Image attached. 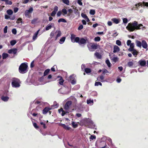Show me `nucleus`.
Listing matches in <instances>:
<instances>
[{
    "mask_svg": "<svg viewBox=\"0 0 148 148\" xmlns=\"http://www.w3.org/2000/svg\"><path fill=\"white\" fill-rule=\"evenodd\" d=\"M102 73L103 74H106L107 73H108L109 72L107 71V70L106 69H103L102 71Z\"/></svg>",
    "mask_w": 148,
    "mask_h": 148,
    "instance_id": "09e8293b",
    "label": "nucleus"
},
{
    "mask_svg": "<svg viewBox=\"0 0 148 148\" xmlns=\"http://www.w3.org/2000/svg\"><path fill=\"white\" fill-rule=\"evenodd\" d=\"M2 1H4L6 5H11L12 4V2L9 0H1Z\"/></svg>",
    "mask_w": 148,
    "mask_h": 148,
    "instance_id": "4be33fe9",
    "label": "nucleus"
},
{
    "mask_svg": "<svg viewBox=\"0 0 148 148\" xmlns=\"http://www.w3.org/2000/svg\"><path fill=\"white\" fill-rule=\"evenodd\" d=\"M28 66L27 63H22L19 68V72L21 73H24L27 72V69Z\"/></svg>",
    "mask_w": 148,
    "mask_h": 148,
    "instance_id": "20e7f679",
    "label": "nucleus"
},
{
    "mask_svg": "<svg viewBox=\"0 0 148 148\" xmlns=\"http://www.w3.org/2000/svg\"><path fill=\"white\" fill-rule=\"evenodd\" d=\"M86 102L87 104L90 106L92 105L94 103L93 100H91L90 99H87L86 100Z\"/></svg>",
    "mask_w": 148,
    "mask_h": 148,
    "instance_id": "f3484780",
    "label": "nucleus"
},
{
    "mask_svg": "<svg viewBox=\"0 0 148 148\" xmlns=\"http://www.w3.org/2000/svg\"><path fill=\"white\" fill-rule=\"evenodd\" d=\"M75 36L73 34H71V42H74V41H73V39H75L76 37H75Z\"/></svg>",
    "mask_w": 148,
    "mask_h": 148,
    "instance_id": "f704fd0d",
    "label": "nucleus"
},
{
    "mask_svg": "<svg viewBox=\"0 0 148 148\" xmlns=\"http://www.w3.org/2000/svg\"><path fill=\"white\" fill-rule=\"evenodd\" d=\"M7 29H8V27L7 26H5L3 29V32L4 34H6L7 32Z\"/></svg>",
    "mask_w": 148,
    "mask_h": 148,
    "instance_id": "3c124183",
    "label": "nucleus"
},
{
    "mask_svg": "<svg viewBox=\"0 0 148 148\" xmlns=\"http://www.w3.org/2000/svg\"><path fill=\"white\" fill-rule=\"evenodd\" d=\"M80 39H79V38L78 37H76L75 38V39L74 42H76L78 43L79 44V42L80 41Z\"/></svg>",
    "mask_w": 148,
    "mask_h": 148,
    "instance_id": "4c0bfd02",
    "label": "nucleus"
},
{
    "mask_svg": "<svg viewBox=\"0 0 148 148\" xmlns=\"http://www.w3.org/2000/svg\"><path fill=\"white\" fill-rule=\"evenodd\" d=\"M12 33L15 35L16 34L17 31L16 29H13L12 30Z\"/></svg>",
    "mask_w": 148,
    "mask_h": 148,
    "instance_id": "864d4df0",
    "label": "nucleus"
},
{
    "mask_svg": "<svg viewBox=\"0 0 148 148\" xmlns=\"http://www.w3.org/2000/svg\"><path fill=\"white\" fill-rule=\"evenodd\" d=\"M139 64L141 66H144L146 64V62L145 60H140L139 61Z\"/></svg>",
    "mask_w": 148,
    "mask_h": 148,
    "instance_id": "6ab92c4d",
    "label": "nucleus"
},
{
    "mask_svg": "<svg viewBox=\"0 0 148 148\" xmlns=\"http://www.w3.org/2000/svg\"><path fill=\"white\" fill-rule=\"evenodd\" d=\"M94 55L98 59H101L102 58V56L101 54L98 52H96L94 54Z\"/></svg>",
    "mask_w": 148,
    "mask_h": 148,
    "instance_id": "5701e85b",
    "label": "nucleus"
},
{
    "mask_svg": "<svg viewBox=\"0 0 148 148\" xmlns=\"http://www.w3.org/2000/svg\"><path fill=\"white\" fill-rule=\"evenodd\" d=\"M77 3L80 5H82V3L81 0H78Z\"/></svg>",
    "mask_w": 148,
    "mask_h": 148,
    "instance_id": "774afa93",
    "label": "nucleus"
},
{
    "mask_svg": "<svg viewBox=\"0 0 148 148\" xmlns=\"http://www.w3.org/2000/svg\"><path fill=\"white\" fill-rule=\"evenodd\" d=\"M20 81L18 79L15 78H13L12 82V85L13 87H19L20 86Z\"/></svg>",
    "mask_w": 148,
    "mask_h": 148,
    "instance_id": "39448f33",
    "label": "nucleus"
},
{
    "mask_svg": "<svg viewBox=\"0 0 148 148\" xmlns=\"http://www.w3.org/2000/svg\"><path fill=\"white\" fill-rule=\"evenodd\" d=\"M49 71L50 69H47L44 72L43 76H45L47 75L49 73Z\"/></svg>",
    "mask_w": 148,
    "mask_h": 148,
    "instance_id": "2f4dec72",
    "label": "nucleus"
},
{
    "mask_svg": "<svg viewBox=\"0 0 148 148\" xmlns=\"http://www.w3.org/2000/svg\"><path fill=\"white\" fill-rule=\"evenodd\" d=\"M63 3L67 5H69V1L68 0H62Z\"/></svg>",
    "mask_w": 148,
    "mask_h": 148,
    "instance_id": "a18cd8bd",
    "label": "nucleus"
},
{
    "mask_svg": "<svg viewBox=\"0 0 148 148\" xmlns=\"http://www.w3.org/2000/svg\"><path fill=\"white\" fill-rule=\"evenodd\" d=\"M88 127L91 128H94L95 127V125L93 121L90 119H88L86 121Z\"/></svg>",
    "mask_w": 148,
    "mask_h": 148,
    "instance_id": "0eeeda50",
    "label": "nucleus"
},
{
    "mask_svg": "<svg viewBox=\"0 0 148 148\" xmlns=\"http://www.w3.org/2000/svg\"><path fill=\"white\" fill-rule=\"evenodd\" d=\"M58 10V8L57 6H55L54 8L53 11L57 12Z\"/></svg>",
    "mask_w": 148,
    "mask_h": 148,
    "instance_id": "338daca9",
    "label": "nucleus"
},
{
    "mask_svg": "<svg viewBox=\"0 0 148 148\" xmlns=\"http://www.w3.org/2000/svg\"><path fill=\"white\" fill-rule=\"evenodd\" d=\"M60 31L57 30L55 32L54 31H52L50 34V37L51 38H54V40H56L61 35Z\"/></svg>",
    "mask_w": 148,
    "mask_h": 148,
    "instance_id": "7ed1b4c3",
    "label": "nucleus"
},
{
    "mask_svg": "<svg viewBox=\"0 0 148 148\" xmlns=\"http://www.w3.org/2000/svg\"><path fill=\"white\" fill-rule=\"evenodd\" d=\"M138 52L135 49V50L132 51V53L134 56H136L138 55Z\"/></svg>",
    "mask_w": 148,
    "mask_h": 148,
    "instance_id": "79ce46f5",
    "label": "nucleus"
},
{
    "mask_svg": "<svg viewBox=\"0 0 148 148\" xmlns=\"http://www.w3.org/2000/svg\"><path fill=\"white\" fill-rule=\"evenodd\" d=\"M75 76V75L73 74L70 75L68 79L69 81L73 85L75 84L76 83Z\"/></svg>",
    "mask_w": 148,
    "mask_h": 148,
    "instance_id": "423d86ee",
    "label": "nucleus"
},
{
    "mask_svg": "<svg viewBox=\"0 0 148 148\" xmlns=\"http://www.w3.org/2000/svg\"><path fill=\"white\" fill-rule=\"evenodd\" d=\"M40 31V29H39L34 34L33 36V40H34L36 39Z\"/></svg>",
    "mask_w": 148,
    "mask_h": 148,
    "instance_id": "aec40b11",
    "label": "nucleus"
},
{
    "mask_svg": "<svg viewBox=\"0 0 148 148\" xmlns=\"http://www.w3.org/2000/svg\"><path fill=\"white\" fill-rule=\"evenodd\" d=\"M106 63L107 64L108 66L109 67H110L111 66V63L108 59L106 61Z\"/></svg>",
    "mask_w": 148,
    "mask_h": 148,
    "instance_id": "72a5a7b5",
    "label": "nucleus"
},
{
    "mask_svg": "<svg viewBox=\"0 0 148 148\" xmlns=\"http://www.w3.org/2000/svg\"><path fill=\"white\" fill-rule=\"evenodd\" d=\"M3 59H5L8 56V54L6 53H3L2 55Z\"/></svg>",
    "mask_w": 148,
    "mask_h": 148,
    "instance_id": "c85d7f7f",
    "label": "nucleus"
},
{
    "mask_svg": "<svg viewBox=\"0 0 148 148\" xmlns=\"http://www.w3.org/2000/svg\"><path fill=\"white\" fill-rule=\"evenodd\" d=\"M6 12L7 14L9 15H12L13 13V11L11 10L10 9L7 10Z\"/></svg>",
    "mask_w": 148,
    "mask_h": 148,
    "instance_id": "7c9ffc66",
    "label": "nucleus"
},
{
    "mask_svg": "<svg viewBox=\"0 0 148 148\" xmlns=\"http://www.w3.org/2000/svg\"><path fill=\"white\" fill-rule=\"evenodd\" d=\"M100 40V38L99 36L95 37L94 39V40L96 42L99 41Z\"/></svg>",
    "mask_w": 148,
    "mask_h": 148,
    "instance_id": "ea45409f",
    "label": "nucleus"
},
{
    "mask_svg": "<svg viewBox=\"0 0 148 148\" xmlns=\"http://www.w3.org/2000/svg\"><path fill=\"white\" fill-rule=\"evenodd\" d=\"M145 27H143V25L141 24H138V23L137 21H135L133 23H129L128 25L126 27V28L130 32H133L135 29H142L144 30V28Z\"/></svg>",
    "mask_w": 148,
    "mask_h": 148,
    "instance_id": "f257e3e1",
    "label": "nucleus"
},
{
    "mask_svg": "<svg viewBox=\"0 0 148 148\" xmlns=\"http://www.w3.org/2000/svg\"><path fill=\"white\" fill-rule=\"evenodd\" d=\"M112 20L114 23L116 24L119 23V19L116 18H112Z\"/></svg>",
    "mask_w": 148,
    "mask_h": 148,
    "instance_id": "cd10ccee",
    "label": "nucleus"
},
{
    "mask_svg": "<svg viewBox=\"0 0 148 148\" xmlns=\"http://www.w3.org/2000/svg\"><path fill=\"white\" fill-rule=\"evenodd\" d=\"M71 104L72 102L71 101H67L64 107V108L66 110V111L64 110L62 108H61L58 110L59 113L61 114V115L62 116H64L66 114L69 113L70 112L69 111V109Z\"/></svg>",
    "mask_w": 148,
    "mask_h": 148,
    "instance_id": "f03ea898",
    "label": "nucleus"
},
{
    "mask_svg": "<svg viewBox=\"0 0 148 148\" xmlns=\"http://www.w3.org/2000/svg\"><path fill=\"white\" fill-rule=\"evenodd\" d=\"M1 99L4 101H7L8 100L9 97L8 96H2L1 97Z\"/></svg>",
    "mask_w": 148,
    "mask_h": 148,
    "instance_id": "b1692460",
    "label": "nucleus"
},
{
    "mask_svg": "<svg viewBox=\"0 0 148 148\" xmlns=\"http://www.w3.org/2000/svg\"><path fill=\"white\" fill-rule=\"evenodd\" d=\"M40 124L41 125H42L43 126V128L45 129L47 128V126H46V125L45 123H44L42 122H40Z\"/></svg>",
    "mask_w": 148,
    "mask_h": 148,
    "instance_id": "8fccbe9b",
    "label": "nucleus"
},
{
    "mask_svg": "<svg viewBox=\"0 0 148 148\" xmlns=\"http://www.w3.org/2000/svg\"><path fill=\"white\" fill-rule=\"evenodd\" d=\"M81 16L82 17H83L85 19L87 18V17H88L86 14H84L83 13H82L81 14Z\"/></svg>",
    "mask_w": 148,
    "mask_h": 148,
    "instance_id": "13d9d810",
    "label": "nucleus"
},
{
    "mask_svg": "<svg viewBox=\"0 0 148 148\" xmlns=\"http://www.w3.org/2000/svg\"><path fill=\"white\" fill-rule=\"evenodd\" d=\"M104 77L103 75H101L97 78V80L100 81L102 82H104L105 81L103 80Z\"/></svg>",
    "mask_w": 148,
    "mask_h": 148,
    "instance_id": "412c9836",
    "label": "nucleus"
},
{
    "mask_svg": "<svg viewBox=\"0 0 148 148\" xmlns=\"http://www.w3.org/2000/svg\"><path fill=\"white\" fill-rule=\"evenodd\" d=\"M131 41L130 40H128L127 42V46H129L131 43Z\"/></svg>",
    "mask_w": 148,
    "mask_h": 148,
    "instance_id": "69168bd1",
    "label": "nucleus"
},
{
    "mask_svg": "<svg viewBox=\"0 0 148 148\" xmlns=\"http://www.w3.org/2000/svg\"><path fill=\"white\" fill-rule=\"evenodd\" d=\"M66 39L65 37H63L61 38L60 40L59 43L60 44H63L64 42Z\"/></svg>",
    "mask_w": 148,
    "mask_h": 148,
    "instance_id": "a878e982",
    "label": "nucleus"
},
{
    "mask_svg": "<svg viewBox=\"0 0 148 148\" xmlns=\"http://www.w3.org/2000/svg\"><path fill=\"white\" fill-rule=\"evenodd\" d=\"M57 78H59V84L61 85H62L63 84V82H64V80L62 79V77H61L60 76H57Z\"/></svg>",
    "mask_w": 148,
    "mask_h": 148,
    "instance_id": "4468645a",
    "label": "nucleus"
},
{
    "mask_svg": "<svg viewBox=\"0 0 148 148\" xmlns=\"http://www.w3.org/2000/svg\"><path fill=\"white\" fill-rule=\"evenodd\" d=\"M60 125L62 126L64 129L66 130H69L71 129L70 127H69L68 125H66L64 124H60Z\"/></svg>",
    "mask_w": 148,
    "mask_h": 148,
    "instance_id": "dca6fc26",
    "label": "nucleus"
},
{
    "mask_svg": "<svg viewBox=\"0 0 148 148\" xmlns=\"http://www.w3.org/2000/svg\"><path fill=\"white\" fill-rule=\"evenodd\" d=\"M17 52V49L16 48H13L8 50V53H13L14 54H16Z\"/></svg>",
    "mask_w": 148,
    "mask_h": 148,
    "instance_id": "f8f14e48",
    "label": "nucleus"
},
{
    "mask_svg": "<svg viewBox=\"0 0 148 148\" xmlns=\"http://www.w3.org/2000/svg\"><path fill=\"white\" fill-rule=\"evenodd\" d=\"M92 95L95 96L97 95V92L95 91H93L92 92Z\"/></svg>",
    "mask_w": 148,
    "mask_h": 148,
    "instance_id": "e2e57ef3",
    "label": "nucleus"
},
{
    "mask_svg": "<svg viewBox=\"0 0 148 148\" xmlns=\"http://www.w3.org/2000/svg\"><path fill=\"white\" fill-rule=\"evenodd\" d=\"M120 50L119 48L116 45H114V47L113 53H115L119 51Z\"/></svg>",
    "mask_w": 148,
    "mask_h": 148,
    "instance_id": "a211bd4d",
    "label": "nucleus"
},
{
    "mask_svg": "<svg viewBox=\"0 0 148 148\" xmlns=\"http://www.w3.org/2000/svg\"><path fill=\"white\" fill-rule=\"evenodd\" d=\"M33 125L34 126V127L36 129L38 128L39 127L37 125L36 123H33Z\"/></svg>",
    "mask_w": 148,
    "mask_h": 148,
    "instance_id": "4d7b16f0",
    "label": "nucleus"
},
{
    "mask_svg": "<svg viewBox=\"0 0 148 148\" xmlns=\"http://www.w3.org/2000/svg\"><path fill=\"white\" fill-rule=\"evenodd\" d=\"M85 72L87 73H90L91 72V69L89 68H86L84 69Z\"/></svg>",
    "mask_w": 148,
    "mask_h": 148,
    "instance_id": "473e14b6",
    "label": "nucleus"
},
{
    "mask_svg": "<svg viewBox=\"0 0 148 148\" xmlns=\"http://www.w3.org/2000/svg\"><path fill=\"white\" fill-rule=\"evenodd\" d=\"M142 47L144 49H147L148 47V45L147 42L145 40H142Z\"/></svg>",
    "mask_w": 148,
    "mask_h": 148,
    "instance_id": "ddd939ff",
    "label": "nucleus"
},
{
    "mask_svg": "<svg viewBox=\"0 0 148 148\" xmlns=\"http://www.w3.org/2000/svg\"><path fill=\"white\" fill-rule=\"evenodd\" d=\"M74 12L76 15H79V12H78L77 10H75L74 11Z\"/></svg>",
    "mask_w": 148,
    "mask_h": 148,
    "instance_id": "bf43d9fd",
    "label": "nucleus"
},
{
    "mask_svg": "<svg viewBox=\"0 0 148 148\" xmlns=\"http://www.w3.org/2000/svg\"><path fill=\"white\" fill-rule=\"evenodd\" d=\"M107 140L110 142L111 144H112V139L111 138L109 137H108L107 138Z\"/></svg>",
    "mask_w": 148,
    "mask_h": 148,
    "instance_id": "0e129e2a",
    "label": "nucleus"
},
{
    "mask_svg": "<svg viewBox=\"0 0 148 148\" xmlns=\"http://www.w3.org/2000/svg\"><path fill=\"white\" fill-rule=\"evenodd\" d=\"M54 24L53 23H51L47 25L45 27V29L47 31L51 29L52 27H54Z\"/></svg>",
    "mask_w": 148,
    "mask_h": 148,
    "instance_id": "1a4fd4ad",
    "label": "nucleus"
},
{
    "mask_svg": "<svg viewBox=\"0 0 148 148\" xmlns=\"http://www.w3.org/2000/svg\"><path fill=\"white\" fill-rule=\"evenodd\" d=\"M116 44L118 46H120L121 45V43L120 40H117L116 41Z\"/></svg>",
    "mask_w": 148,
    "mask_h": 148,
    "instance_id": "49530a36",
    "label": "nucleus"
},
{
    "mask_svg": "<svg viewBox=\"0 0 148 148\" xmlns=\"http://www.w3.org/2000/svg\"><path fill=\"white\" fill-rule=\"evenodd\" d=\"M128 66L129 67H131L133 65V63L132 62H130L128 63Z\"/></svg>",
    "mask_w": 148,
    "mask_h": 148,
    "instance_id": "6e6d98bb",
    "label": "nucleus"
},
{
    "mask_svg": "<svg viewBox=\"0 0 148 148\" xmlns=\"http://www.w3.org/2000/svg\"><path fill=\"white\" fill-rule=\"evenodd\" d=\"M96 137L95 135H92L90 136V139L93 140V139H96Z\"/></svg>",
    "mask_w": 148,
    "mask_h": 148,
    "instance_id": "680f3d73",
    "label": "nucleus"
},
{
    "mask_svg": "<svg viewBox=\"0 0 148 148\" xmlns=\"http://www.w3.org/2000/svg\"><path fill=\"white\" fill-rule=\"evenodd\" d=\"M48 79H50L51 78V80L50 81H53L56 80L57 79V78H55L53 77H52L51 75H49L48 77Z\"/></svg>",
    "mask_w": 148,
    "mask_h": 148,
    "instance_id": "bb28decb",
    "label": "nucleus"
},
{
    "mask_svg": "<svg viewBox=\"0 0 148 148\" xmlns=\"http://www.w3.org/2000/svg\"><path fill=\"white\" fill-rule=\"evenodd\" d=\"M32 0H23V3L26 4L28 3L29 1H31Z\"/></svg>",
    "mask_w": 148,
    "mask_h": 148,
    "instance_id": "5fc2aeb1",
    "label": "nucleus"
},
{
    "mask_svg": "<svg viewBox=\"0 0 148 148\" xmlns=\"http://www.w3.org/2000/svg\"><path fill=\"white\" fill-rule=\"evenodd\" d=\"M62 12L64 14H67V10L65 8H64L62 9Z\"/></svg>",
    "mask_w": 148,
    "mask_h": 148,
    "instance_id": "603ef678",
    "label": "nucleus"
},
{
    "mask_svg": "<svg viewBox=\"0 0 148 148\" xmlns=\"http://www.w3.org/2000/svg\"><path fill=\"white\" fill-rule=\"evenodd\" d=\"M16 42L15 40H13L10 41V43L12 46H13L16 44Z\"/></svg>",
    "mask_w": 148,
    "mask_h": 148,
    "instance_id": "e433bc0d",
    "label": "nucleus"
},
{
    "mask_svg": "<svg viewBox=\"0 0 148 148\" xmlns=\"http://www.w3.org/2000/svg\"><path fill=\"white\" fill-rule=\"evenodd\" d=\"M33 10V9L32 7H30L28 10H26L25 12V16L29 18V14L32 13Z\"/></svg>",
    "mask_w": 148,
    "mask_h": 148,
    "instance_id": "6e6552de",
    "label": "nucleus"
},
{
    "mask_svg": "<svg viewBox=\"0 0 148 148\" xmlns=\"http://www.w3.org/2000/svg\"><path fill=\"white\" fill-rule=\"evenodd\" d=\"M102 85L101 83L99 82H96L95 84V86H98L99 85L101 86Z\"/></svg>",
    "mask_w": 148,
    "mask_h": 148,
    "instance_id": "c9c22d12",
    "label": "nucleus"
},
{
    "mask_svg": "<svg viewBox=\"0 0 148 148\" xmlns=\"http://www.w3.org/2000/svg\"><path fill=\"white\" fill-rule=\"evenodd\" d=\"M51 109V108L46 107L43 110L42 113L44 114H46Z\"/></svg>",
    "mask_w": 148,
    "mask_h": 148,
    "instance_id": "2eb2a0df",
    "label": "nucleus"
},
{
    "mask_svg": "<svg viewBox=\"0 0 148 148\" xmlns=\"http://www.w3.org/2000/svg\"><path fill=\"white\" fill-rule=\"evenodd\" d=\"M97 48V45L93 44L88 47L89 50L90 51H93Z\"/></svg>",
    "mask_w": 148,
    "mask_h": 148,
    "instance_id": "9d476101",
    "label": "nucleus"
},
{
    "mask_svg": "<svg viewBox=\"0 0 148 148\" xmlns=\"http://www.w3.org/2000/svg\"><path fill=\"white\" fill-rule=\"evenodd\" d=\"M136 46L141 48L142 46V42L140 41L137 40L136 41Z\"/></svg>",
    "mask_w": 148,
    "mask_h": 148,
    "instance_id": "393cba45",
    "label": "nucleus"
},
{
    "mask_svg": "<svg viewBox=\"0 0 148 148\" xmlns=\"http://www.w3.org/2000/svg\"><path fill=\"white\" fill-rule=\"evenodd\" d=\"M123 22L124 23H126L127 22V19L126 18H124L123 19Z\"/></svg>",
    "mask_w": 148,
    "mask_h": 148,
    "instance_id": "052dcab7",
    "label": "nucleus"
},
{
    "mask_svg": "<svg viewBox=\"0 0 148 148\" xmlns=\"http://www.w3.org/2000/svg\"><path fill=\"white\" fill-rule=\"evenodd\" d=\"M90 13L91 15H94L95 14V10H91L90 11Z\"/></svg>",
    "mask_w": 148,
    "mask_h": 148,
    "instance_id": "37998d69",
    "label": "nucleus"
},
{
    "mask_svg": "<svg viewBox=\"0 0 148 148\" xmlns=\"http://www.w3.org/2000/svg\"><path fill=\"white\" fill-rule=\"evenodd\" d=\"M58 22L60 23L61 22L63 23H66L67 22L66 20L65 19L63 18H61L59 19L58 20Z\"/></svg>",
    "mask_w": 148,
    "mask_h": 148,
    "instance_id": "c756f323",
    "label": "nucleus"
},
{
    "mask_svg": "<svg viewBox=\"0 0 148 148\" xmlns=\"http://www.w3.org/2000/svg\"><path fill=\"white\" fill-rule=\"evenodd\" d=\"M16 23H22V19L21 18H19L18 19Z\"/></svg>",
    "mask_w": 148,
    "mask_h": 148,
    "instance_id": "de8ad7c7",
    "label": "nucleus"
},
{
    "mask_svg": "<svg viewBox=\"0 0 148 148\" xmlns=\"http://www.w3.org/2000/svg\"><path fill=\"white\" fill-rule=\"evenodd\" d=\"M72 124L73 127L74 128H76L77 126V124L74 122H73Z\"/></svg>",
    "mask_w": 148,
    "mask_h": 148,
    "instance_id": "58836bf2",
    "label": "nucleus"
},
{
    "mask_svg": "<svg viewBox=\"0 0 148 148\" xmlns=\"http://www.w3.org/2000/svg\"><path fill=\"white\" fill-rule=\"evenodd\" d=\"M112 60L113 62H116L118 60V58L117 57H114L113 58Z\"/></svg>",
    "mask_w": 148,
    "mask_h": 148,
    "instance_id": "a19ab883",
    "label": "nucleus"
},
{
    "mask_svg": "<svg viewBox=\"0 0 148 148\" xmlns=\"http://www.w3.org/2000/svg\"><path fill=\"white\" fill-rule=\"evenodd\" d=\"M37 20H38V18H34L32 21L31 23L32 24H35L36 23V22Z\"/></svg>",
    "mask_w": 148,
    "mask_h": 148,
    "instance_id": "c03bdc74",
    "label": "nucleus"
},
{
    "mask_svg": "<svg viewBox=\"0 0 148 148\" xmlns=\"http://www.w3.org/2000/svg\"><path fill=\"white\" fill-rule=\"evenodd\" d=\"M88 41V40L86 38L85 39L84 38H81L80 39L79 44L80 45H85L87 41Z\"/></svg>",
    "mask_w": 148,
    "mask_h": 148,
    "instance_id": "9b49d317",
    "label": "nucleus"
}]
</instances>
